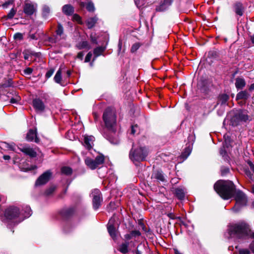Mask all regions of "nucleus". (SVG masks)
Masks as SVG:
<instances>
[{"label": "nucleus", "instance_id": "obj_33", "mask_svg": "<svg viewBox=\"0 0 254 254\" xmlns=\"http://www.w3.org/2000/svg\"><path fill=\"white\" fill-rule=\"evenodd\" d=\"M105 48L102 47H97L94 50V55L95 58L100 56L102 53L105 51Z\"/></svg>", "mask_w": 254, "mask_h": 254}, {"label": "nucleus", "instance_id": "obj_27", "mask_svg": "<svg viewBox=\"0 0 254 254\" xmlns=\"http://www.w3.org/2000/svg\"><path fill=\"white\" fill-rule=\"evenodd\" d=\"M229 99V96L226 94H223L219 96L218 101L221 105L226 104V102Z\"/></svg>", "mask_w": 254, "mask_h": 254}, {"label": "nucleus", "instance_id": "obj_5", "mask_svg": "<svg viewBox=\"0 0 254 254\" xmlns=\"http://www.w3.org/2000/svg\"><path fill=\"white\" fill-rule=\"evenodd\" d=\"M235 199L236 200V204L232 209L237 212H238L242 207L247 205L248 198L245 194L242 191L237 190L235 193Z\"/></svg>", "mask_w": 254, "mask_h": 254}, {"label": "nucleus", "instance_id": "obj_11", "mask_svg": "<svg viewBox=\"0 0 254 254\" xmlns=\"http://www.w3.org/2000/svg\"><path fill=\"white\" fill-rule=\"evenodd\" d=\"M32 105L35 111L37 112L41 113L45 110V105L40 98L34 99L32 101Z\"/></svg>", "mask_w": 254, "mask_h": 254}, {"label": "nucleus", "instance_id": "obj_18", "mask_svg": "<svg viewBox=\"0 0 254 254\" xmlns=\"http://www.w3.org/2000/svg\"><path fill=\"white\" fill-rule=\"evenodd\" d=\"M186 192V189L183 187H178L175 190L176 196L180 200L184 199Z\"/></svg>", "mask_w": 254, "mask_h": 254}, {"label": "nucleus", "instance_id": "obj_47", "mask_svg": "<svg viewBox=\"0 0 254 254\" xmlns=\"http://www.w3.org/2000/svg\"><path fill=\"white\" fill-rule=\"evenodd\" d=\"M224 137L225 138V141L223 145L228 147L230 145V139L229 138L228 135L226 134L224 135Z\"/></svg>", "mask_w": 254, "mask_h": 254}, {"label": "nucleus", "instance_id": "obj_54", "mask_svg": "<svg viewBox=\"0 0 254 254\" xmlns=\"http://www.w3.org/2000/svg\"><path fill=\"white\" fill-rule=\"evenodd\" d=\"M92 54L91 52H89L87 55H86L85 59V62L87 63L90 62L91 57H92Z\"/></svg>", "mask_w": 254, "mask_h": 254}, {"label": "nucleus", "instance_id": "obj_61", "mask_svg": "<svg viewBox=\"0 0 254 254\" xmlns=\"http://www.w3.org/2000/svg\"><path fill=\"white\" fill-rule=\"evenodd\" d=\"M167 216L172 219H181L180 217H176L175 216V215L173 213H169L167 214Z\"/></svg>", "mask_w": 254, "mask_h": 254}, {"label": "nucleus", "instance_id": "obj_10", "mask_svg": "<svg viewBox=\"0 0 254 254\" xmlns=\"http://www.w3.org/2000/svg\"><path fill=\"white\" fill-rule=\"evenodd\" d=\"M52 173L50 170H47L41 175L35 182L36 186H40L45 185L50 180Z\"/></svg>", "mask_w": 254, "mask_h": 254}, {"label": "nucleus", "instance_id": "obj_34", "mask_svg": "<svg viewBox=\"0 0 254 254\" xmlns=\"http://www.w3.org/2000/svg\"><path fill=\"white\" fill-rule=\"evenodd\" d=\"M74 12V8L70 5H64V13L71 15Z\"/></svg>", "mask_w": 254, "mask_h": 254}, {"label": "nucleus", "instance_id": "obj_6", "mask_svg": "<svg viewBox=\"0 0 254 254\" xmlns=\"http://www.w3.org/2000/svg\"><path fill=\"white\" fill-rule=\"evenodd\" d=\"M105 158L104 155L99 154L96 157L95 159L90 157H86L84 159L85 165L91 170H95L99 168L104 162Z\"/></svg>", "mask_w": 254, "mask_h": 254}, {"label": "nucleus", "instance_id": "obj_36", "mask_svg": "<svg viewBox=\"0 0 254 254\" xmlns=\"http://www.w3.org/2000/svg\"><path fill=\"white\" fill-rule=\"evenodd\" d=\"M15 96L12 97L10 99V103L11 104L17 103L21 100V97L19 96L16 92H14Z\"/></svg>", "mask_w": 254, "mask_h": 254}, {"label": "nucleus", "instance_id": "obj_48", "mask_svg": "<svg viewBox=\"0 0 254 254\" xmlns=\"http://www.w3.org/2000/svg\"><path fill=\"white\" fill-rule=\"evenodd\" d=\"M14 0H8L6 1L4 3H3L2 5V6L3 8H6L9 5L13 4L14 3Z\"/></svg>", "mask_w": 254, "mask_h": 254}, {"label": "nucleus", "instance_id": "obj_29", "mask_svg": "<svg viewBox=\"0 0 254 254\" xmlns=\"http://www.w3.org/2000/svg\"><path fill=\"white\" fill-rule=\"evenodd\" d=\"M129 245L128 242H126L121 245L119 251L123 254H126L128 252V247Z\"/></svg>", "mask_w": 254, "mask_h": 254}, {"label": "nucleus", "instance_id": "obj_59", "mask_svg": "<svg viewBox=\"0 0 254 254\" xmlns=\"http://www.w3.org/2000/svg\"><path fill=\"white\" fill-rule=\"evenodd\" d=\"M131 234L134 236V237H136V236H139L141 235V233L139 231H137V230H134V231H132L131 233Z\"/></svg>", "mask_w": 254, "mask_h": 254}, {"label": "nucleus", "instance_id": "obj_57", "mask_svg": "<svg viewBox=\"0 0 254 254\" xmlns=\"http://www.w3.org/2000/svg\"><path fill=\"white\" fill-rule=\"evenodd\" d=\"M239 254H250V252L247 249H241L239 251Z\"/></svg>", "mask_w": 254, "mask_h": 254}, {"label": "nucleus", "instance_id": "obj_16", "mask_svg": "<svg viewBox=\"0 0 254 254\" xmlns=\"http://www.w3.org/2000/svg\"><path fill=\"white\" fill-rule=\"evenodd\" d=\"M36 9L31 3H25L23 6V12L27 15H32L35 12Z\"/></svg>", "mask_w": 254, "mask_h": 254}, {"label": "nucleus", "instance_id": "obj_40", "mask_svg": "<svg viewBox=\"0 0 254 254\" xmlns=\"http://www.w3.org/2000/svg\"><path fill=\"white\" fill-rule=\"evenodd\" d=\"M13 38L15 40L21 41L23 39V34L21 33L17 32L14 34Z\"/></svg>", "mask_w": 254, "mask_h": 254}, {"label": "nucleus", "instance_id": "obj_45", "mask_svg": "<svg viewBox=\"0 0 254 254\" xmlns=\"http://www.w3.org/2000/svg\"><path fill=\"white\" fill-rule=\"evenodd\" d=\"M86 9L89 11H93L95 9V8H94V4L92 2H89L87 3V5H86Z\"/></svg>", "mask_w": 254, "mask_h": 254}, {"label": "nucleus", "instance_id": "obj_17", "mask_svg": "<svg viewBox=\"0 0 254 254\" xmlns=\"http://www.w3.org/2000/svg\"><path fill=\"white\" fill-rule=\"evenodd\" d=\"M171 0H164L163 2L160 3V5L156 7V11L158 12H162L166 10L169 6L171 4Z\"/></svg>", "mask_w": 254, "mask_h": 254}, {"label": "nucleus", "instance_id": "obj_32", "mask_svg": "<svg viewBox=\"0 0 254 254\" xmlns=\"http://www.w3.org/2000/svg\"><path fill=\"white\" fill-rule=\"evenodd\" d=\"M50 13V8L47 5H44L42 8V16L44 18H47Z\"/></svg>", "mask_w": 254, "mask_h": 254}, {"label": "nucleus", "instance_id": "obj_30", "mask_svg": "<svg viewBox=\"0 0 254 254\" xmlns=\"http://www.w3.org/2000/svg\"><path fill=\"white\" fill-rule=\"evenodd\" d=\"M117 219L115 216L112 217L109 221L107 227H118L119 224L117 222Z\"/></svg>", "mask_w": 254, "mask_h": 254}, {"label": "nucleus", "instance_id": "obj_55", "mask_svg": "<svg viewBox=\"0 0 254 254\" xmlns=\"http://www.w3.org/2000/svg\"><path fill=\"white\" fill-rule=\"evenodd\" d=\"M221 175L224 176L226 175L229 172V169L228 168H223L221 169Z\"/></svg>", "mask_w": 254, "mask_h": 254}, {"label": "nucleus", "instance_id": "obj_21", "mask_svg": "<svg viewBox=\"0 0 254 254\" xmlns=\"http://www.w3.org/2000/svg\"><path fill=\"white\" fill-rule=\"evenodd\" d=\"M250 97V94L246 90H243L239 92L236 95V100H246Z\"/></svg>", "mask_w": 254, "mask_h": 254}, {"label": "nucleus", "instance_id": "obj_39", "mask_svg": "<svg viewBox=\"0 0 254 254\" xmlns=\"http://www.w3.org/2000/svg\"><path fill=\"white\" fill-rule=\"evenodd\" d=\"M32 30H31L29 34V37L32 40H38L40 38V35L39 34L37 33V31H36L34 33H32Z\"/></svg>", "mask_w": 254, "mask_h": 254}, {"label": "nucleus", "instance_id": "obj_13", "mask_svg": "<svg viewBox=\"0 0 254 254\" xmlns=\"http://www.w3.org/2000/svg\"><path fill=\"white\" fill-rule=\"evenodd\" d=\"M95 137L92 135L84 136L83 145L88 150L91 149L93 145Z\"/></svg>", "mask_w": 254, "mask_h": 254}, {"label": "nucleus", "instance_id": "obj_44", "mask_svg": "<svg viewBox=\"0 0 254 254\" xmlns=\"http://www.w3.org/2000/svg\"><path fill=\"white\" fill-rule=\"evenodd\" d=\"M56 34L57 35L61 36L63 32V25L61 23H58V29L56 30Z\"/></svg>", "mask_w": 254, "mask_h": 254}, {"label": "nucleus", "instance_id": "obj_46", "mask_svg": "<svg viewBox=\"0 0 254 254\" xmlns=\"http://www.w3.org/2000/svg\"><path fill=\"white\" fill-rule=\"evenodd\" d=\"M72 19L73 21L77 22L78 23H81V17L77 14H74L72 16Z\"/></svg>", "mask_w": 254, "mask_h": 254}, {"label": "nucleus", "instance_id": "obj_37", "mask_svg": "<svg viewBox=\"0 0 254 254\" xmlns=\"http://www.w3.org/2000/svg\"><path fill=\"white\" fill-rule=\"evenodd\" d=\"M13 86V81L11 78H9L4 83L1 84V87L3 88H7Z\"/></svg>", "mask_w": 254, "mask_h": 254}, {"label": "nucleus", "instance_id": "obj_12", "mask_svg": "<svg viewBox=\"0 0 254 254\" xmlns=\"http://www.w3.org/2000/svg\"><path fill=\"white\" fill-rule=\"evenodd\" d=\"M26 139L28 141H34L37 143H39L40 139L37 137L36 129H30L26 134Z\"/></svg>", "mask_w": 254, "mask_h": 254}, {"label": "nucleus", "instance_id": "obj_41", "mask_svg": "<svg viewBox=\"0 0 254 254\" xmlns=\"http://www.w3.org/2000/svg\"><path fill=\"white\" fill-rule=\"evenodd\" d=\"M55 189H56V188L54 186L49 188L45 191V195L47 196L50 195L54 192Z\"/></svg>", "mask_w": 254, "mask_h": 254}, {"label": "nucleus", "instance_id": "obj_62", "mask_svg": "<svg viewBox=\"0 0 254 254\" xmlns=\"http://www.w3.org/2000/svg\"><path fill=\"white\" fill-rule=\"evenodd\" d=\"M83 56H84V53L83 52H80L79 53H78L77 54V58H78L79 59L82 60L83 59Z\"/></svg>", "mask_w": 254, "mask_h": 254}, {"label": "nucleus", "instance_id": "obj_4", "mask_svg": "<svg viewBox=\"0 0 254 254\" xmlns=\"http://www.w3.org/2000/svg\"><path fill=\"white\" fill-rule=\"evenodd\" d=\"M103 119L106 127L114 131L116 126V116L115 111L111 108L106 109L103 114Z\"/></svg>", "mask_w": 254, "mask_h": 254}, {"label": "nucleus", "instance_id": "obj_14", "mask_svg": "<svg viewBox=\"0 0 254 254\" xmlns=\"http://www.w3.org/2000/svg\"><path fill=\"white\" fill-rule=\"evenodd\" d=\"M18 148L20 151L22 152L25 154L29 156L31 158H34L37 156L36 152L32 148L27 147H20L19 146H18Z\"/></svg>", "mask_w": 254, "mask_h": 254}, {"label": "nucleus", "instance_id": "obj_3", "mask_svg": "<svg viewBox=\"0 0 254 254\" xmlns=\"http://www.w3.org/2000/svg\"><path fill=\"white\" fill-rule=\"evenodd\" d=\"M229 234L231 237L243 238L249 235L250 231L249 225L244 222H241L230 226Z\"/></svg>", "mask_w": 254, "mask_h": 254}, {"label": "nucleus", "instance_id": "obj_22", "mask_svg": "<svg viewBox=\"0 0 254 254\" xmlns=\"http://www.w3.org/2000/svg\"><path fill=\"white\" fill-rule=\"evenodd\" d=\"M21 213L23 216L24 218H28L32 215V211L30 207L26 205L23 207Z\"/></svg>", "mask_w": 254, "mask_h": 254}, {"label": "nucleus", "instance_id": "obj_51", "mask_svg": "<svg viewBox=\"0 0 254 254\" xmlns=\"http://www.w3.org/2000/svg\"><path fill=\"white\" fill-rule=\"evenodd\" d=\"M33 71L32 68L26 67L23 70V73L25 75H30Z\"/></svg>", "mask_w": 254, "mask_h": 254}, {"label": "nucleus", "instance_id": "obj_43", "mask_svg": "<svg viewBox=\"0 0 254 254\" xmlns=\"http://www.w3.org/2000/svg\"><path fill=\"white\" fill-rule=\"evenodd\" d=\"M140 45L139 43H136L133 44L132 46L130 51L131 53H134L140 47Z\"/></svg>", "mask_w": 254, "mask_h": 254}, {"label": "nucleus", "instance_id": "obj_31", "mask_svg": "<svg viewBox=\"0 0 254 254\" xmlns=\"http://www.w3.org/2000/svg\"><path fill=\"white\" fill-rule=\"evenodd\" d=\"M117 227H107L108 231L110 236L113 239H115L116 237V228Z\"/></svg>", "mask_w": 254, "mask_h": 254}, {"label": "nucleus", "instance_id": "obj_63", "mask_svg": "<svg viewBox=\"0 0 254 254\" xmlns=\"http://www.w3.org/2000/svg\"><path fill=\"white\" fill-rule=\"evenodd\" d=\"M250 249L254 254V241H253L250 245Z\"/></svg>", "mask_w": 254, "mask_h": 254}, {"label": "nucleus", "instance_id": "obj_2", "mask_svg": "<svg viewBox=\"0 0 254 254\" xmlns=\"http://www.w3.org/2000/svg\"><path fill=\"white\" fill-rule=\"evenodd\" d=\"M147 155L148 151L145 147L135 146L133 144L129 151V158L134 164L137 165L139 162L144 161Z\"/></svg>", "mask_w": 254, "mask_h": 254}, {"label": "nucleus", "instance_id": "obj_60", "mask_svg": "<svg viewBox=\"0 0 254 254\" xmlns=\"http://www.w3.org/2000/svg\"><path fill=\"white\" fill-rule=\"evenodd\" d=\"M138 128V127L137 125L132 126H131V133L132 134H134V133L136 131V129Z\"/></svg>", "mask_w": 254, "mask_h": 254}, {"label": "nucleus", "instance_id": "obj_52", "mask_svg": "<svg viewBox=\"0 0 254 254\" xmlns=\"http://www.w3.org/2000/svg\"><path fill=\"white\" fill-rule=\"evenodd\" d=\"M23 54L24 55V59L25 60H28L29 59V56H30V50H24L23 52Z\"/></svg>", "mask_w": 254, "mask_h": 254}, {"label": "nucleus", "instance_id": "obj_50", "mask_svg": "<svg viewBox=\"0 0 254 254\" xmlns=\"http://www.w3.org/2000/svg\"><path fill=\"white\" fill-rule=\"evenodd\" d=\"M36 169H37V166L36 165H31L29 167L22 168V170L24 172H27L34 170Z\"/></svg>", "mask_w": 254, "mask_h": 254}, {"label": "nucleus", "instance_id": "obj_28", "mask_svg": "<svg viewBox=\"0 0 254 254\" xmlns=\"http://www.w3.org/2000/svg\"><path fill=\"white\" fill-rule=\"evenodd\" d=\"M97 21V18L96 17H92L88 19L87 20V25L88 28H92L95 24Z\"/></svg>", "mask_w": 254, "mask_h": 254}, {"label": "nucleus", "instance_id": "obj_56", "mask_svg": "<svg viewBox=\"0 0 254 254\" xmlns=\"http://www.w3.org/2000/svg\"><path fill=\"white\" fill-rule=\"evenodd\" d=\"M58 218L63 220L64 219V209H61L58 215Z\"/></svg>", "mask_w": 254, "mask_h": 254}, {"label": "nucleus", "instance_id": "obj_19", "mask_svg": "<svg viewBox=\"0 0 254 254\" xmlns=\"http://www.w3.org/2000/svg\"><path fill=\"white\" fill-rule=\"evenodd\" d=\"M151 179L158 182H164L165 181L164 176L162 174V172L160 171L154 172L151 176Z\"/></svg>", "mask_w": 254, "mask_h": 254}, {"label": "nucleus", "instance_id": "obj_64", "mask_svg": "<svg viewBox=\"0 0 254 254\" xmlns=\"http://www.w3.org/2000/svg\"><path fill=\"white\" fill-rule=\"evenodd\" d=\"M248 164L251 170L254 173V164L251 162H249Z\"/></svg>", "mask_w": 254, "mask_h": 254}, {"label": "nucleus", "instance_id": "obj_15", "mask_svg": "<svg viewBox=\"0 0 254 254\" xmlns=\"http://www.w3.org/2000/svg\"><path fill=\"white\" fill-rule=\"evenodd\" d=\"M72 170L71 168L64 167V181H66V184L69 185L73 179L71 177Z\"/></svg>", "mask_w": 254, "mask_h": 254}, {"label": "nucleus", "instance_id": "obj_25", "mask_svg": "<svg viewBox=\"0 0 254 254\" xmlns=\"http://www.w3.org/2000/svg\"><path fill=\"white\" fill-rule=\"evenodd\" d=\"M16 12V9H15L14 8H12L6 15H4L2 17V19H3L4 20H6L7 19H11L13 18Z\"/></svg>", "mask_w": 254, "mask_h": 254}, {"label": "nucleus", "instance_id": "obj_53", "mask_svg": "<svg viewBox=\"0 0 254 254\" xmlns=\"http://www.w3.org/2000/svg\"><path fill=\"white\" fill-rule=\"evenodd\" d=\"M220 154L224 158L226 156L227 152L225 149L224 145L222 147H221L219 151Z\"/></svg>", "mask_w": 254, "mask_h": 254}, {"label": "nucleus", "instance_id": "obj_58", "mask_svg": "<svg viewBox=\"0 0 254 254\" xmlns=\"http://www.w3.org/2000/svg\"><path fill=\"white\" fill-rule=\"evenodd\" d=\"M57 37H55V36L53 37H50L48 38V41L52 43H55L57 42Z\"/></svg>", "mask_w": 254, "mask_h": 254}, {"label": "nucleus", "instance_id": "obj_42", "mask_svg": "<svg viewBox=\"0 0 254 254\" xmlns=\"http://www.w3.org/2000/svg\"><path fill=\"white\" fill-rule=\"evenodd\" d=\"M2 143L5 145V147L6 148L9 149V150H10L11 151H14L15 150V148H14L15 144L13 142H12L11 143H8L6 142H3Z\"/></svg>", "mask_w": 254, "mask_h": 254}, {"label": "nucleus", "instance_id": "obj_49", "mask_svg": "<svg viewBox=\"0 0 254 254\" xmlns=\"http://www.w3.org/2000/svg\"><path fill=\"white\" fill-rule=\"evenodd\" d=\"M55 71V69L53 68H50L46 73L45 77L47 79L49 78L52 76Z\"/></svg>", "mask_w": 254, "mask_h": 254}, {"label": "nucleus", "instance_id": "obj_7", "mask_svg": "<svg viewBox=\"0 0 254 254\" xmlns=\"http://www.w3.org/2000/svg\"><path fill=\"white\" fill-rule=\"evenodd\" d=\"M20 214V208L14 205L9 206L5 209L4 212V217L7 221L17 219Z\"/></svg>", "mask_w": 254, "mask_h": 254}, {"label": "nucleus", "instance_id": "obj_24", "mask_svg": "<svg viewBox=\"0 0 254 254\" xmlns=\"http://www.w3.org/2000/svg\"><path fill=\"white\" fill-rule=\"evenodd\" d=\"M77 47L79 50L84 49L89 50V49H91V47L89 45L88 42L86 41H83L81 42H79L77 44Z\"/></svg>", "mask_w": 254, "mask_h": 254}, {"label": "nucleus", "instance_id": "obj_20", "mask_svg": "<svg viewBox=\"0 0 254 254\" xmlns=\"http://www.w3.org/2000/svg\"><path fill=\"white\" fill-rule=\"evenodd\" d=\"M234 11L235 13L241 16L243 15L244 11V8L242 3L240 2H236L234 6Z\"/></svg>", "mask_w": 254, "mask_h": 254}, {"label": "nucleus", "instance_id": "obj_23", "mask_svg": "<svg viewBox=\"0 0 254 254\" xmlns=\"http://www.w3.org/2000/svg\"><path fill=\"white\" fill-rule=\"evenodd\" d=\"M246 81L244 79L242 78H237L236 79L235 86L237 89H242L246 86Z\"/></svg>", "mask_w": 254, "mask_h": 254}, {"label": "nucleus", "instance_id": "obj_38", "mask_svg": "<svg viewBox=\"0 0 254 254\" xmlns=\"http://www.w3.org/2000/svg\"><path fill=\"white\" fill-rule=\"evenodd\" d=\"M75 210L73 208H70L64 211V219L66 217L72 215L74 213Z\"/></svg>", "mask_w": 254, "mask_h": 254}, {"label": "nucleus", "instance_id": "obj_35", "mask_svg": "<svg viewBox=\"0 0 254 254\" xmlns=\"http://www.w3.org/2000/svg\"><path fill=\"white\" fill-rule=\"evenodd\" d=\"M191 152V148L190 146L186 147L184 151L182 154V156L185 159H187V157L190 155Z\"/></svg>", "mask_w": 254, "mask_h": 254}, {"label": "nucleus", "instance_id": "obj_9", "mask_svg": "<svg viewBox=\"0 0 254 254\" xmlns=\"http://www.w3.org/2000/svg\"><path fill=\"white\" fill-rule=\"evenodd\" d=\"M249 120V116L246 111H240L236 113L231 119L232 126H235L241 121L246 122Z\"/></svg>", "mask_w": 254, "mask_h": 254}, {"label": "nucleus", "instance_id": "obj_8", "mask_svg": "<svg viewBox=\"0 0 254 254\" xmlns=\"http://www.w3.org/2000/svg\"><path fill=\"white\" fill-rule=\"evenodd\" d=\"M92 197L93 207L94 210H97L101 205L102 199L101 197V193L99 190H93L90 194Z\"/></svg>", "mask_w": 254, "mask_h": 254}, {"label": "nucleus", "instance_id": "obj_26", "mask_svg": "<svg viewBox=\"0 0 254 254\" xmlns=\"http://www.w3.org/2000/svg\"><path fill=\"white\" fill-rule=\"evenodd\" d=\"M62 68L61 66L60 67L59 70L56 72V75L54 76V80L55 82L57 83H61L62 81Z\"/></svg>", "mask_w": 254, "mask_h": 254}, {"label": "nucleus", "instance_id": "obj_1", "mask_svg": "<svg viewBox=\"0 0 254 254\" xmlns=\"http://www.w3.org/2000/svg\"><path fill=\"white\" fill-rule=\"evenodd\" d=\"M214 190L224 199H228L233 195L235 187L232 181L219 180L214 185Z\"/></svg>", "mask_w": 254, "mask_h": 254}]
</instances>
